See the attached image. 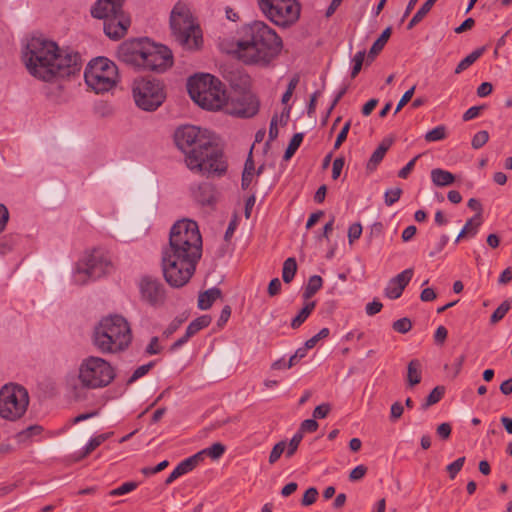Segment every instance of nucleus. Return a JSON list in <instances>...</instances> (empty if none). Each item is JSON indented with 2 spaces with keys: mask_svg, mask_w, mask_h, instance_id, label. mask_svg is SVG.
<instances>
[{
  "mask_svg": "<svg viewBox=\"0 0 512 512\" xmlns=\"http://www.w3.org/2000/svg\"><path fill=\"white\" fill-rule=\"evenodd\" d=\"M202 256V237L195 221L179 220L169 232V243L161 251V270L172 288L185 286Z\"/></svg>",
  "mask_w": 512,
  "mask_h": 512,
  "instance_id": "1",
  "label": "nucleus"
},
{
  "mask_svg": "<svg viewBox=\"0 0 512 512\" xmlns=\"http://www.w3.org/2000/svg\"><path fill=\"white\" fill-rule=\"evenodd\" d=\"M174 139L177 147L185 154V163L192 172L207 177L226 174L228 163L224 152L215 143L209 130L186 125L176 130Z\"/></svg>",
  "mask_w": 512,
  "mask_h": 512,
  "instance_id": "2",
  "label": "nucleus"
},
{
  "mask_svg": "<svg viewBox=\"0 0 512 512\" xmlns=\"http://www.w3.org/2000/svg\"><path fill=\"white\" fill-rule=\"evenodd\" d=\"M23 59L29 73L46 82L74 75L82 67L78 52L62 50L55 42L38 37L31 38L27 43Z\"/></svg>",
  "mask_w": 512,
  "mask_h": 512,
  "instance_id": "3",
  "label": "nucleus"
},
{
  "mask_svg": "<svg viewBox=\"0 0 512 512\" xmlns=\"http://www.w3.org/2000/svg\"><path fill=\"white\" fill-rule=\"evenodd\" d=\"M283 49L282 38L264 21H253L242 27L234 54L246 65L268 67Z\"/></svg>",
  "mask_w": 512,
  "mask_h": 512,
  "instance_id": "4",
  "label": "nucleus"
},
{
  "mask_svg": "<svg viewBox=\"0 0 512 512\" xmlns=\"http://www.w3.org/2000/svg\"><path fill=\"white\" fill-rule=\"evenodd\" d=\"M118 58L135 68L163 73L174 63L173 53L163 44H157L147 37L124 41L118 48Z\"/></svg>",
  "mask_w": 512,
  "mask_h": 512,
  "instance_id": "5",
  "label": "nucleus"
},
{
  "mask_svg": "<svg viewBox=\"0 0 512 512\" xmlns=\"http://www.w3.org/2000/svg\"><path fill=\"white\" fill-rule=\"evenodd\" d=\"M132 340L127 320L121 315L104 317L95 326L92 336L93 345L103 354L125 350Z\"/></svg>",
  "mask_w": 512,
  "mask_h": 512,
  "instance_id": "6",
  "label": "nucleus"
},
{
  "mask_svg": "<svg viewBox=\"0 0 512 512\" xmlns=\"http://www.w3.org/2000/svg\"><path fill=\"white\" fill-rule=\"evenodd\" d=\"M191 99L201 108L219 110L226 106L228 96L224 84L208 73L195 74L187 81Z\"/></svg>",
  "mask_w": 512,
  "mask_h": 512,
  "instance_id": "7",
  "label": "nucleus"
},
{
  "mask_svg": "<svg viewBox=\"0 0 512 512\" xmlns=\"http://www.w3.org/2000/svg\"><path fill=\"white\" fill-rule=\"evenodd\" d=\"M170 28L175 41L184 49H198L202 44V34L193 21L189 8L178 2L171 11Z\"/></svg>",
  "mask_w": 512,
  "mask_h": 512,
  "instance_id": "8",
  "label": "nucleus"
},
{
  "mask_svg": "<svg viewBox=\"0 0 512 512\" xmlns=\"http://www.w3.org/2000/svg\"><path fill=\"white\" fill-rule=\"evenodd\" d=\"M84 79L87 86L95 93L108 92L119 80L118 68L108 58L97 57L88 63L84 71Z\"/></svg>",
  "mask_w": 512,
  "mask_h": 512,
  "instance_id": "9",
  "label": "nucleus"
},
{
  "mask_svg": "<svg viewBox=\"0 0 512 512\" xmlns=\"http://www.w3.org/2000/svg\"><path fill=\"white\" fill-rule=\"evenodd\" d=\"M266 19L280 28H290L300 19L301 4L297 0H256Z\"/></svg>",
  "mask_w": 512,
  "mask_h": 512,
  "instance_id": "10",
  "label": "nucleus"
},
{
  "mask_svg": "<svg viewBox=\"0 0 512 512\" xmlns=\"http://www.w3.org/2000/svg\"><path fill=\"white\" fill-rule=\"evenodd\" d=\"M78 378L82 387L98 389L108 386L114 380L115 371L103 358L89 356L82 360Z\"/></svg>",
  "mask_w": 512,
  "mask_h": 512,
  "instance_id": "11",
  "label": "nucleus"
},
{
  "mask_svg": "<svg viewBox=\"0 0 512 512\" xmlns=\"http://www.w3.org/2000/svg\"><path fill=\"white\" fill-rule=\"evenodd\" d=\"M113 269L111 259L102 249H93L76 264L73 280L78 285H85L89 280H96Z\"/></svg>",
  "mask_w": 512,
  "mask_h": 512,
  "instance_id": "12",
  "label": "nucleus"
},
{
  "mask_svg": "<svg viewBox=\"0 0 512 512\" xmlns=\"http://www.w3.org/2000/svg\"><path fill=\"white\" fill-rule=\"evenodd\" d=\"M29 394L18 384H6L0 389V416L9 421L20 419L27 411Z\"/></svg>",
  "mask_w": 512,
  "mask_h": 512,
  "instance_id": "13",
  "label": "nucleus"
},
{
  "mask_svg": "<svg viewBox=\"0 0 512 512\" xmlns=\"http://www.w3.org/2000/svg\"><path fill=\"white\" fill-rule=\"evenodd\" d=\"M132 92L135 104L144 111H155L166 98L164 86L157 79L136 80Z\"/></svg>",
  "mask_w": 512,
  "mask_h": 512,
  "instance_id": "14",
  "label": "nucleus"
},
{
  "mask_svg": "<svg viewBox=\"0 0 512 512\" xmlns=\"http://www.w3.org/2000/svg\"><path fill=\"white\" fill-rule=\"evenodd\" d=\"M140 300L152 308H161L167 300L165 285L156 277L143 275L137 284Z\"/></svg>",
  "mask_w": 512,
  "mask_h": 512,
  "instance_id": "15",
  "label": "nucleus"
},
{
  "mask_svg": "<svg viewBox=\"0 0 512 512\" xmlns=\"http://www.w3.org/2000/svg\"><path fill=\"white\" fill-rule=\"evenodd\" d=\"M225 107L230 115L239 118H251L259 112L260 100L253 92L244 91L230 99L228 98Z\"/></svg>",
  "mask_w": 512,
  "mask_h": 512,
  "instance_id": "16",
  "label": "nucleus"
},
{
  "mask_svg": "<svg viewBox=\"0 0 512 512\" xmlns=\"http://www.w3.org/2000/svg\"><path fill=\"white\" fill-rule=\"evenodd\" d=\"M102 20L104 21V33L112 40H119L124 37L131 23L130 18L124 12Z\"/></svg>",
  "mask_w": 512,
  "mask_h": 512,
  "instance_id": "17",
  "label": "nucleus"
},
{
  "mask_svg": "<svg viewBox=\"0 0 512 512\" xmlns=\"http://www.w3.org/2000/svg\"><path fill=\"white\" fill-rule=\"evenodd\" d=\"M194 201L201 207L214 209L217 203V190L215 185L202 182L191 190Z\"/></svg>",
  "mask_w": 512,
  "mask_h": 512,
  "instance_id": "18",
  "label": "nucleus"
},
{
  "mask_svg": "<svg viewBox=\"0 0 512 512\" xmlns=\"http://www.w3.org/2000/svg\"><path fill=\"white\" fill-rule=\"evenodd\" d=\"M414 271L412 268H407L395 277L391 278L385 288V295L389 299H398L405 287L409 284L413 277Z\"/></svg>",
  "mask_w": 512,
  "mask_h": 512,
  "instance_id": "19",
  "label": "nucleus"
},
{
  "mask_svg": "<svg viewBox=\"0 0 512 512\" xmlns=\"http://www.w3.org/2000/svg\"><path fill=\"white\" fill-rule=\"evenodd\" d=\"M124 0H97L91 8V15L105 19L123 13Z\"/></svg>",
  "mask_w": 512,
  "mask_h": 512,
  "instance_id": "20",
  "label": "nucleus"
},
{
  "mask_svg": "<svg viewBox=\"0 0 512 512\" xmlns=\"http://www.w3.org/2000/svg\"><path fill=\"white\" fill-rule=\"evenodd\" d=\"M393 140L390 138H385L382 140V142L378 145V147L374 150L372 155L370 156L369 160L366 163V171L368 173H372L376 171L379 164L384 159L387 151L392 146Z\"/></svg>",
  "mask_w": 512,
  "mask_h": 512,
  "instance_id": "21",
  "label": "nucleus"
},
{
  "mask_svg": "<svg viewBox=\"0 0 512 512\" xmlns=\"http://www.w3.org/2000/svg\"><path fill=\"white\" fill-rule=\"evenodd\" d=\"M391 33H392L391 27H387L386 29H384L382 31L381 35L376 39V41L373 43L372 47L370 48V50L368 52L367 59H366L367 65L371 64L375 60L376 56L383 50V48L385 47L386 43L388 42V40L391 36Z\"/></svg>",
  "mask_w": 512,
  "mask_h": 512,
  "instance_id": "22",
  "label": "nucleus"
},
{
  "mask_svg": "<svg viewBox=\"0 0 512 512\" xmlns=\"http://www.w3.org/2000/svg\"><path fill=\"white\" fill-rule=\"evenodd\" d=\"M222 291L217 287H212L198 296V308L201 310H208L211 308L213 303L221 298Z\"/></svg>",
  "mask_w": 512,
  "mask_h": 512,
  "instance_id": "23",
  "label": "nucleus"
},
{
  "mask_svg": "<svg viewBox=\"0 0 512 512\" xmlns=\"http://www.w3.org/2000/svg\"><path fill=\"white\" fill-rule=\"evenodd\" d=\"M430 175L433 184L438 187L449 186L455 181V176L453 173L441 168L432 169Z\"/></svg>",
  "mask_w": 512,
  "mask_h": 512,
  "instance_id": "24",
  "label": "nucleus"
},
{
  "mask_svg": "<svg viewBox=\"0 0 512 512\" xmlns=\"http://www.w3.org/2000/svg\"><path fill=\"white\" fill-rule=\"evenodd\" d=\"M422 364L418 359H412L407 366V384L413 387L421 382Z\"/></svg>",
  "mask_w": 512,
  "mask_h": 512,
  "instance_id": "25",
  "label": "nucleus"
},
{
  "mask_svg": "<svg viewBox=\"0 0 512 512\" xmlns=\"http://www.w3.org/2000/svg\"><path fill=\"white\" fill-rule=\"evenodd\" d=\"M486 51V47L482 46L474 51H472L469 55L463 58L455 68V74H460L468 67H470L474 62H476Z\"/></svg>",
  "mask_w": 512,
  "mask_h": 512,
  "instance_id": "26",
  "label": "nucleus"
},
{
  "mask_svg": "<svg viewBox=\"0 0 512 512\" xmlns=\"http://www.w3.org/2000/svg\"><path fill=\"white\" fill-rule=\"evenodd\" d=\"M323 286V279L319 275H313L308 279L302 298L307 301L311 299Z\"/></svg>",
  "mask_w": 512,
  "mask_h": 512,
  "instance_id": "27",
  "label": "nucleus"
},
{
  "mask_svg": "<svg viewBox=\"0 0 512 512\" xmlns=\"http://www.w3.org/2000/svg\"><path fill=\"white\" fill-rule=\"evenodd\" d=\"M316 306L315 301L306 302L304 307L299 311V313L292 319L291 327L293 329L299 328L310 316L312 311Z\"/></svg>",
  "mask_w": 512,
  "mask_h": 512,
  "instance_id": "28",
  "label": "nucleus"
},
{
  "mask_svg": "<svg viewBox=\"0 0 512 512\" xmlns=\"http://www.w3.org/2000/svg\"><path fill=\"white\" fill-rule=\"evenodd\" d=\"M254 173H255V165H254V161L252 159V154L250 152L248 155V158L245 161L244 170L242 173V179H241L242 189L249 188V186L252 182Z\"/></svg>",
  "mask_w": 512,
  "mask_h": 512,
  "instance_id": "29",
  "label": "nucleus"
},
{
  "mask_svg": "<svg viewBox=\"0 0 512 512\" xmlns=\"http://www.w3.org/2000/svg\"><path fill=\"white\" fill-rule=\"evenodd\" d=\"M211 323V317L209 315H202L194 319L189 323L186 328L187 335L193 337L200 330L208 327Z\"/></svg>",
  "mask_w": 512,
  "mask_h": 512,
  "instance_id": "30",
  "label": "nucleus"
},
{
  "mask_svg": "<svg viewBox=\"0 0 512 512\" xmlns=\"http://www.w3.org/2000/svg\"><path fill=\"white\" fill-rule=\"evenodd\" d=\"M200 462H202L201 453H195L194 455L182 460L176 467L183 476L194 470Z\"/></svg>",
  "mask_w": 512,
  "mask_h": 512,
  "instance_id": "31",
  "label": "nucleus"
},
{
  "mask_svg": "<svg viewBox=\"0 0 512 512\" xmlns=\"http://www.w3.org/2000/svg\"><path fill=\"white\" fill-rule=\"evenodd\" d=\"M297 272V262L293 257L287 258L283 263L282 279L285 283H290Z\"/></svg>",
  "mask_w": 512,
  "mask_h": 512,
  "instance_id": "32",
  "label": "nucleus"
},
{
  "mask_svg": "<svg viewBox=\"0 0 512 512\" xmlns=\"http://www.w3.org/2000/svg\"><path fill=\"white\" fill-rule=\"evenodd\" d=\"M112 435V432L102 433L100 435H97L95 437H92L88 443L83 448V454L82 457H85L89 455L91 452H93L97 447H99L102 443H104L106 440H108Z\"/></svg>",
  "mask_w": 512,
  "mask_h": 512,
  "instance_id": "33",
  "label": "nucleus"
},
{
  "mask_svg": "<svg viewBox=\"0 0 512 512\" xmlns=\"http://www.w3.org/2000/svg\"><path fill=\"white\" fill-rule=\"evenodd\" d=\"M303 139V133H295L293 135L283 155V159L285 161H288L293 157V155L296 153L301 143L303 142Z\"/></svg>",
  "mask_w": 512,
  "mask_h": 512,
  "instance_id": "34",
  "label": "nucleus"
},
{
  "mask_svg": "<svg viewBox=\"0 0 512 512\" xmlns=\"http://www.w3.org/2000/svg\"><path fill=\"white\" fill-rule=\"evenodd\" d=\"M445 394V387L444 386H436L426 397L425 402L422 403L421 409L426 410L430 406L438 403Z\"/></svg>",
  "mask_w": 512,
  "mask_h": 512,
  "instance_id": "35",
  "label": "nucleus"
},
{
  "mask_svg": "<svg viewBox=\"0 0 512 512\" xmlns=\"http://www.w3.org/2000/svg\"><path fill=\"white\" fill-rule=\"evenodd\" d=\"M226 451L225 445L222 443H214L210 447L205 448L198 453H201L202 461L204 460V457L207 455L213 460H217L223 456V454Z\"/></svg>",
  "mask_w": 512,
  "mask_h": 512,
  "instance_id": "36",
  "label": "nucleus"
},
{
  "mask_svg": "<svg viewBox=\"0 0 512 512\" xmlns=\"http://www.w3.org/2000/svg\"><path fill=\"white\" fill-rule=\"evenodd\" d=\"M433 4L429 2L428 0L418 9V11L414 14L412 19L409 21L407 25V29L411 30L414 28L418 23H420L424 17L430 12L432 9Z\"/></svg>",
  "mask_w": 512,
  "mask_h": 512,
  "instance_id": "37",
  "label": "nucleus"
},
{
  "mask_svg": "<svg viewBox=\"0 0 512 512\" xmlns=\"http://www.w3.org/2000/svg\"><path fill=\"white\" fill-rule=\"evenodd\" d=\"M511 309V303L509 300L503 301L492 313L490 317V323L496 324L499 321H501L505 315L508 313V311Z\"/></svg>",
  "mask_w": 512,
  "mask_h": 512,
  "instance_id": "38",
  "label": "nucleus"
},
{
  "mask_svg": "<svg viewBox=\"0 0 512 512\" xmlns=\"http://www.w3.org/2000/svg\"><path fill=\"white\" fill-rule=\"evenodd\" d=\"M424 138L427 142L441 141L446 138V127L444 125H438L428 131Z\"/></svg>",
  "mask_w": 512,
  "mask_h": 512,
  "instance_id": "39",
  "label": "nucleus"
},
{
  "mask_svg": "<svg viewBox=\"0 0 512 512\" xmlns=\"http://www.w3.org/2000/svg\"><path fill=\"white\" fill-rule=\"evenodd\" d=\"M138 487V483L134 481H127L122 483L120 486H118L115 489H112L109 491V496L116 497L128 494L132 491H134Z\"/></svg>",
  "mask_w": 512,
  "mask_h": 512,
  "instance_id": "40",
  "label": "nucleus"
},
{
  "mask_svg": "<svg viewBox=\"0 0 512 512\" xmlns=\"http://www.w3.org/2000/svg\"><path fill=\"white\" fill-rule=\"evenodd\" d=\"M366 51H358L352 58L351 78H355L361 71L365 60Z\"/></svg>",
  "mask_w": 512,
  "mask_h": 512,
  "instance_id": "41",
  "label": "nucleus"
},
{
  "mask_svg": "<svg viewBox=\"0 0 512 512\" xmlns=\"http://www.w3.org/2000/svg\"><path fill=\"white\" fill-rule=\"evenodd\" d=\"M155 361H150L147 364L141 365L134 370L130 378L127 380V384L130 385L137 381L139 378L145 376L152 367H154Z\"/></svg>",
  "mask_w": 512,
  "mask_h": 512,
  "instance_id": "42",
  "label": "nucleus"
},
{
  "mask_svg": "<svg viewBox=\"0 0 512 512\" xmlns=\"http://www.w3.org/2000/svg\"><path fill=\"white\" fill-rule=\"evenodd\" d=\"M403 190L400 187L389 188L384 193V203L387 206H392L399 201Z\"/></svg>",
  "mask_w": 512,
  "mask_h": 512,
  "instance_id": "43",
  "label": "nucleus"
},
{
  "mask_svg": "<svg viewBox=\"0 0 512 512\" xmlns=\"http://www.w3.org/2000/svg\"><path fill=\"white\" fill-rule=\"evenodd\" d=\"M17 242V235H5L0 240V254H6L7 252L11 251L13 247L17 244Z\"/></svg>",
  "mask_w": 512,
  "mask_h": 512,
  "instance_id": "44",
  "label": "nucleus"
},
{
  "mask_svg": "<svg viewBox=\"0 0 512 512\" xmlns=\"http://www.w3.org/2000/svg\"><path fill=\"white\" fill-rule=\"evenodd\" d=\"M489 140V133L486 130L478 131L472 138L471 146L474 149L482 148Z\"/></svg>",
  "mask_w": 512,
  "mask_h": 512,
  "instance_id": "45",
  "label": "nucleus"
},
{
  "mask_svg": "<svg viewBox=\"0 0 512 512\" xmlns=\"http://www.w3.org/2000/svg\"><path fill=\"white\" fill-rule=\"evenodd\" d=\"M466 458L464 456L457 458L455 461L447 465L446 470L451 479H454L457 474L461 471Z\"/></svg>",
  "mask_w": 512,
  "mask_h": 512,
  "instance_id": "46",
  "label": "nucleus"
},
{
  "mask_svg": "<svg viewBox=\"0 0 512 512\" xmlns=\"http://www.w3.org/2000/svg\"><path fill=\"white\" fill-rule=\"evenodd\" d=\"M286 446L287 445H286L285 441H280L274 445V447L272 448L270 455H269V463L270 464H274L275 462H277L279 460L281 455L284 453Z\"/></svg>",
  "mask_w": 512,
  "mask_h": 512,
  "instance_id": "47",
  "label": "nucleus"
},
{
  "mask_svg": "<svg viewBox=\"0 0 512 512\" xmlns=\"http://www.w3.org/2000/svg\"><path fill=\"white\" fill-rule=\"evenodd\" d=\"M392 327L396 332L405 334L412 329V322L409 318L404 317L396 320Z\"/></svg>",
  "mask_w": 512,
  "mask_h": 512,
  "instance_id": "48",
  "label": "nucleus"
},
{
  "mask_svg": "<svg viewBox=\"0 0 512 512\" xmlns=\"http://www.w3.org/2000/svg\"><path fill=\"white\" fill-rule=\"evenodd\" d=\"M481 224L482 218L480 217L479 214H475L465 223L463 228L466 229L469 233H471V236H475Z\"/></svg>",
  "mask_w": 512,
  "mask_h": 512,
  "instance_id": "49",
  "label": "nucleus"
},
{
  "mask_svg": "<svg viewBox=\"0 0 512 512\" xmlns=\"http://www.w3.org/2000/svg\"><path fill=\"white\" fill-rule=\"evenodd\" d=\"M319 425L315 419H306L301 424L299 429L297 430L302 436L305 433H313L318 429Z\"/></svg>",
  "mask_w": 512,
  "mask_h": 512,
  "instance_id": "50",
  "label": "nucleus"
},
{
  "mask_svg": "<svg viewBox=\"0 0 512 512\" xmlns=\"http://www.w3.org/2000/svg\"><path fill=\"white\" fill-rule=\"evenodd\" d=\"M303 439V436L296 432L293 437L291 438L288 446H287V450H286V457H291L295 454V452L297 451L301 441Z\"/></svg>",
  "mask_w": 512,
  "mask_h": 512,
  "instance_id": "51",
  "label": "nucleus"
},
{
  "mask_svg": "<svg viewBox=\"0 0 512 512\" xmlns=\"http://www.w3.org/2000/svg\"><path fill=\"white\" fill-rule=\"evenodd\" d=\"M318 497V490L315 487L308 488L301 500L303 506H309L316 502Z\"/></svg>",
  "mask_w": 512,
  "mask_h": 512,
  "instance_id": "52",
  "label": "nucleus"
},
{
  "mask_svg": "<svg viewBox=\"0 0 512 512\" xmlns=\"http://www.w3.org/2000/svg\"><path fill=\"white\" fill-rule=\"evenodd\" d=\"M329 334L330 330L328 328H322L316 335H314L305 342L306 347L309 349L314 348L319 340L327 338Z\"/></svg>",
  "mask_w": 512,
  "mask_h": 512,
  "instance_id": "53",
  "label": "nucleus"
},
{
  "mask_svg": "<svg viewBox=\"0 0 512 512\" xmlns=\"http://www.w3.org/2000/svg\"><path fill=\"white\" fill-rule=\"evenodd\" d=\"M308 350H309V348H307L305 344L303 347L298 348L295 351V353L287 361V366L288 367L295 366L301 359L306 357Z\"/></svg>",
  "mask_w": 512,
  "mask_h": 512,
  "instance_id": "54",
  "label": "nucleus"
},
{
  "mask_svg": "<svg viewBox=\"0 0 512 512\" xmlns=\"http://www.w3.org/2000/svg\"><path fill=\"white\" fill-rule=\"evenodd\" d=\"M421 157L420 154L412 158L403 168L398 171V177L401 179H407L411 171L414 169L417 160Z\"/></svg>",
  "mask_w": 512,
  "mask_h": 512,
  "instance_id": "55",
  "label": "nucleus"
},
{
  "mask_svg": "<svg viewBox=\"0 0 512 512\" xmlns=\"http://www.w3.org/2000/svg\"><path fill=\"white\" fill-rule=\"evenodd\" d=\"M367 473V467L363 464H360L353 468L349 474V480L351 482H356L361 480Z\"/></svg>",
  "mask_w": 512,
  "mask_h": 512,
  "instance_id": "56",
  "label": "nucleus"
},
{
  "mask_svg": "<svg viewBox=\"0 0 512 512\" xmlns=\"http://www.w3.org/2000/svg\"><path fill=\"white\" fill-rule=\"evenodd\" d=\"M362 234V226L360 223H353L348 229V240L352 244L355 240L359 239Z\"/></svg>",
  "mask_w": 512,
  "mask_h": 512,
  "instance_id": "57",
  "label": "nucleus"
},
{
  "mask_svg": "<svg viewBox=\"0 0 512 512\" xmlns=\"http://www.w3.org/2000/svg\"><path fill=\"white\" fill-rule=\"evenodd\" d=\"M449 242V236L446 234L441 235L438 242L434 245L433 249L429 252L430 257L436 256L440 253Z\"/></svg>",
  "mask_w": 512,
  "mask_h": 512,
  "instance_id": "58",
  "label": "nucleus"
},
{
  "mask_svg": "<svg viewBox=\"0 0 512 512\" xmlns=\"http://www.w3.org/2000/svg\"><path fill=\"white\" fill-rule=\"evenodd\" d=\"M43 431V427L40 425H31L26 429L22 430L18 436L20 438H30L34 435H39Z\"/></svg>",
  "mask_w": 512,
  "mask_h": 512,
  "instance_id": "59",
  "label": "nucleus"
},
{
  "mask_svg": "<svg viewBox=\"0 0 512 512\" xmlns=\"http://www.w3.org/2000/svg\"><path fill=\"white\" fill-rule=\"evenodd\" d=\"M414 91H415V86H412L409 90H407L402 95V97L400 98V100L396 106V109L394 112L395 114L398 113L411 100V98L413 97Z\"/></svg>",
  "mask_w": 512,
  "mask_h": 512,
  "instance_id": "60",
  "label": "nucleus"
},
{
  "mask_svg": "<svg viewBox=\"0 0 512 512\" xmlns=\"http://www.w3.org/2000/svg\"><path fill=\"white\" fill-rule=\"evenodd\" d=\"M344 164H345V160L343 157H337L334 161H333V166H332V178L334 180L338 179L340 174H341V171L344 167Z\"/></svg>",
  "mask_w": 512,
  "mask_h": 512,
  "instance_id": "61",
  "label": "nucleus"
},
{
  "mask_svg": "<svg viewBox=\"0 0 512 512\" xmlns=\"http://www.w3.org/2000/svg\"><path fill=\"white\" fill-rule=\"evenodd\" d=\"M330 412V405L329 404H321L315 407L313 411V417L314 419H323L325 418Z\"/></svg>",
  "mask_w": 512,
  "mask_h": 512,
  "instance_id": "62",
  "label": "nucleus"
},
{
  "mask_svg": "<svg viewBox=\"0 0 512 512\" xmlns=\"http://www.w3.org/2000/svg\"><path fill=\"white\" fill-rule=\"evenodd\" d=\"M382 308H383V304L380 301L375 299L366 305L365 311H366L367 315L373 316V315L379 313Z\"/></svg>",
  "mask_w": 512,
  "mask_h": 512,
  "instance_id": "63",
  "label": "nucleus"
},
{
  "mask_svg": "<svg viewBox=\"0 0 512 512\" xmlns=\"http://www.w3.org/2000/svg\"><path fill=\"white\" fill-rule=\"evenodd\" d=\"M404 412V407L403 405L400 403V402H395L391 405V410H390V420L391 421H396L397 419H399L402 414Z\"/></svg>",
  "mask_w": 512,
  "mask_h": 512,
  "instance_id": "64",
  "label": "nucleus"
}]
</instances>
